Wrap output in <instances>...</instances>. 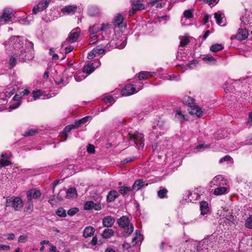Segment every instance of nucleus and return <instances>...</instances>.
<instances>
[{"label": "nucleus", "instance_id": "17", "mask_svg": "<svg viewBox=\"0 0 252 252\" xmlns=\"http://www.w3.org/2000/svg\"><path fill=\"white\" fill-rule=\"evenodd\" d=\"M114 218L110 216L105 217L102 219V223L104 227H110L114 224Z\"/></svg>", "mask_w": 252, "mask_h": 252}, {"label": "nucleus", "instance_id": "49", "mask_svg": "<svg viewBox=\"0 0 252 252\" xmlns=\"http://www.w3.org/2000/svg\"><path fill=\"white\" fill-rule=\"evenodd\" d=\"M75 79L77 82H80L86 78V76L82 75L81 73H78L74 76Z\"/></svg>", "mask_w": 252, "mask_h": 252}, {"label": "nucleus", "instance_id": "43", "mask_svg": "<svg viewBox=\"0 0 252 252\" xmlns=\"http://www.w3.org/2000/svg\"><path fill=\"white\" fill-rule=\"evenodd\" d=\"M94 205V201H87L84 204V209H85L86 210L92 209L93 208Z\"/></svg>", "mask_w": 252, "mask_h": 252}, {"label": "nucleus", "instance_id": "52", "mask_svg": "<svg viewBox=\"0 0 252 252\" xmlns=\"http://www.w3.org/2000/svg\"><path fill=\"white\" fill-rule=\"evenodd\" d=\"M189 43V40L188 38H184L181 40L180 46L184 47L185 46Z\"/></svg>", "mask_w": 252, "mask_h": 252}, {"label": "nucleus", "instance_id": "14", "mask_svg": "<svg viewBox=\"0 0 252 252\" xmlns=\"http://www.w3.org/2000/svg\"><path fill=\"white\" fill-rule=\"evenodd\" d=\"M122 95L128 96L134 94L135 93V89L132 85H127L122 91Z\"/></svg>", "mask_w": 252, "mask_h": 252}, {"label": "nucleus", "instance_id": "20", "mask_svg": "<svg viewBox=\"0 0 252 252\" xmlns=\"http://www.w3.org/2000/svg\"><path fill=\"white\" fill-rule=\"evenodd\" d=\"M48 6L45 3L44 1H40L36 7H34L32 9V13L34 14L37 13L39 12L43 11Z\"/></svg>", "mask_w": 252, "mask_h": 252}, {"label": "nucleus", "instance_id": "46", "mask_svg": "<svg viewBox=\"0 0 252 252\" xmlns=\"http://www.w3.org/2000/svg\"><path fill=\"white\" fill-rule=\"evenodd\" d=\"M32 94L33 100H35L36 99L39 98V97L42 95V94L40 90H37L36 91H34L32 92Z\"/></svg>", "mask_w": 252, "mask_h": 252}, {"label": "nucleus", "instance_id": "27", "mask_svg": "<svg viewBox=\"0 0 252 252\" xmlns=\"http://www.w3.org/2000/svg\"><path fill=\"white\" fill-rule=\"evenodd\" d=\"M114 233V231L112 229L106 228L103 230L101 235L103 238L108 239L111 238Z\"/></svg>", "mask_w": 252, "mask_h": 252}, {"label": "nucleus", "instance_id": "64", "mask_svg": "<svg viewBox=\"0 0 252 252\" xmlns=\"http://www.w3.org/2000/svg\"><path fill=\"white\" fill-rule=\"evenodd\" d=\"M209 18H210V16L208 14H205L204 17L203 24H206L208 22Z\"/></svg>", "mask_w": 252, "mask_h": 252}, {"label": "nucleus", "instance_id": "36", "mask_svg": "<svg viewBox=\"0 0 252 252\" xmlns=\"http://www.w3.org/2000/svg\"><path fill=\"white\" fill-rule=\"evenodd\" d=\"M77 194L76 190L75 188H71L69 189L66 192V197L68 198L73 197Z\"/></svg>", "mask_w": 252, "mask_h": 252}, {"label": "nucleus", "instance_id": "13", "mask_svg": "<svg viewBox=\"0 0 252 252\" xmlns=\"http://www.w3.org/2000/svg\"><path fill=\"white\" fill-rule=\"evenodd\" d=\"M248 34V32L246 29H239L235 36L236 39L241 41L246 39Z\"/></svg>", "mask_w": 252, "mask_h": 252}, {"label": "nucleus", "instance_id": "21", "mask_svg": "<svg viewBox=\"0 0 252 252\" xmlns=\"http://www.w3.org/2000/svg\"><path fill=\"white\" fill-rule=\"evenodd\" d=\"M33 210V204L32 201L28 200L26 207L24 209V213L25 215H30Z\"/></svg>", "mask_w": 252, "mask_h": 252}, {"label": "nucleus", "instance_id": "33", "mask_svg": "<svg viewBox=\"0 0 252 252\" xmlns=\"http://www.w3.org/2000/svg\"><path fill=\"white\" fill-rule=\"evenodd\" d=\"M223 47L221 44H215L210 47V50L213 52H217L223 49Z\"/></svg>", "mask_w": 252, "mask_h": 252}, {"label": "nucleus", "instance_id": "2", "mask_svg": "<svg viewBox=\"0 0 252 252\" xmlns=\"http://www.w3.org/2000/svg\"><path fill=\"white\" fill-rule=\"evenodd\" d=\"M127 139L131 145H135L137 148H143L144 146V135L141 133H129Z\"/></svg>", "mask_w": 252, "mask_h": 252}, {"label": "nucleus", "instance_id": "48", "mask_svg": "<svg viewBox=\"0 0 252 252\" xmlns=\"http://www.w3.org/2000/svg\"><path fill=\"white\" fill-rule=\"evenodd\" d=\"M79 209L77 208H72L68 211L67 214L69 216H72L77 213Z\"/></svg>", "mask_w": 252, "mask_h": 252}, {"label": "nucleus", "instance_id": "60", "mask_svg": "<svg viewBox=\"0 0 252 252\" xmlns=\"http://www.w3.org/2000/svg\"><path fill=\"white\" fill-rule=\"evenodd\" d=\"M203 60H207L208 61H214V58L212 56L207 55L204 58H203Z\"/></svg>", "mask_w": 252, "mask_h": 252}, {"label": "nucleus", "instance_id": "51", "mask_svg": "<svg viewBox=\"0 0 252 252\" xmlns=\"http://www.w3.org/2000/svg\"><path fill=\"white\" fill-rule=\"evenodd\" d=\"M87 151L90 154H93L94 153L95 147L93 145L89 144L87 146Z\"/></svg>", "mask_w": 252, "mask_h": 252}, {"label": "nucleus", "instance_id": "39", "mask_svg": "<svg viewBox=\"0 0 252 252\" xmlns=\"http://www.w3.org/2000/svg\"><path fill=\"white\" fill-rule=\"evenodd\" d=\"M141 235L138 232V230H136V236L132 240V243H133V245H136L137 244L138 241H139L141 239Z\"/></svg>", "mask_w": 252, "mask_h": 252}, {"label": "nucleus", "instance_id": "23", "mask_svg": "<svg viewBox=\"0 0 252 252\" xmlns=\"http://www.w3.org/2000/svg\"><path fill=\"white\" fill-rule=\"evenodd\" d=\"M200 209L202 215L207 214L209 211L208 203L204 201H201L200 202Z\"/></svg>", "mask_w": 252, "mask_h": 252}, {"label": "nucleus", "instance_id": "19", "mask_svg": "<svg viewBox=\"0 0 252 252\" xmlns=\"http://www.w3.org/2000/svg\"><path fill=\"white\" fill-rule=\"evenodd\" d=\"M190 107L189 113L192 115H195L198 117H200L202 116L203 111L198 106L193 104Z\"/></svg>", "mask_w": 252, "mask_h": 252}, {"label": "nucleus", "instance_id": "9", "mask_svg": "<svg viewBox=\"0 0 252 252\" xmlns=\"http://www.w3.org/2000/svg\"><path fill=\"white\" fill-rule=\"evenodd\" d=\"M124 17L120 13L117 14L114 18L113 25L115 27L122 28L126 27V25L124 23Z\"/></svg>", "mask_w": 252, "mask_h": 252}, {"label": "nucleus", "instance_id": "12", "mask_svg": "<svg viewBox=\"0 0 252 252\" xmlns=\"http://www.w3.org/2000/svg\"><path fill=\"white\" fill-rule=\"evenodd\" d=\"M28 200L32 201V199H37L41 196V192L39 190L35 189L29 190L27 193Z\"/></svg>", "mask_w": 252, "mask_h": 252}, {"label": "nucleus", "instance_id": "28", "mask_svg": "<svg viewBox=\"0 0 252 252\" xmlns=\"http://www.w3.org/2000/svg\"><path fill=\"white\" fill-rule=\"evenodd\" d=\"M188 199L190 202H193L199 198V194L195 191H189L188 194Z\"/></svg>", "mask_w": 252, "mask_h": 252}, {"label": "nucleus", "instance_id": "5", "mask_svg": "<svg viewBox=\"0 0 252 252\" xmlns=\"http://www.w3.org/2000/svg\"><path fill=\"white\" fill-rule=\"evenodd\" d=\"M215 242V236L212 235L199 242L197 247L202 250H208L210 248H213Z\"/></svg>", "mask_w": 252, "mask_h": 252}, {"label": "nucleus", "instance_id": "59", "mask_svg": "<svg viewBox=\"0 0 252 252\" xmlns=\"http://www.w3.org/2000/svg\"><path fill=\"white\" fill-rule=\"evenodd\" d=\"M95 53L93 52V50L89 52L88 55V58L90 60L93 59L95 56Z\"/></svg>", "mask_w": 252, "mask_h": 252}, {"label": "nucleus", "instance_id": "24", "mask_svg": "<svg viewBox=\"0 0 252 252\" xmlns=\"http://www.w3.org/2000/svg\"><path fill=\"white\" fill-rule=\"evenodd\" d=\"M145 185V182L142 179H139L136 180L132 187V189H136L137 190L141 189L142 187L144 186Z\"/></svg>", "mask_w": 252, "mask_h": 252}, {"label": "nucleus", "instance_id": "31", "mask_svg": "<svg viewBox=\"0 0 252 252\" xmlns=\"http://www.w3.org/2000/svg\"><path fill=\"white\" fill-rule=\"evenodd\" d=\"M132 190V188L125 186L120 187L119 189V192L124 196L127 194L128 192L131 191Z\"/></svg>", "mask_w": 252, "mask_h": 252}, {"label": "nucleus", "instance_id": "55", "mask_svg": "<svg viewBox=\"0 0 252 252\" xmlns=\"http://www.w3.org/2000/svg\"><path fill=\"white\" fill-rule=\"evenodd\" d=\"M36 132V131L35 130L32 129L28 131H26L24 135V136L33 135Z\"/></svg>", "mask_w": 252, "mask_h": 252}, {"label": "nucleus", "instance_id": "63", "mask_svg": "<svg viewBox=\"0 0 252 252\" xmlns=\"http://www.w3.org/2000/svg\"><path fill=\"white\" fill-rule=\"evenodd\" d=\"M97 238L96 236L93 237L91 242V244L93 246H95L97 244Z\"/></svg>", "mask_w": 252, "mask_h": 252}, {"label": "nucleus", "instance_id": "47", "mask_svg": "<svg viewBox=\"0 0 252 252\" xmlns=\"http://www.w3.org/2000/svg\"><path fill=\"white\" fill-rule=\"evenodd\" d=\"M11 164L10 161L9 160H4L3 159H0V168L9 165Z\"/></svg>", "mask_w": 252, "mask_h": 252}, {"label": "nucleus", "instance_id": "57", "mask_svg": "<svg viewBox=\"0 0 252 252\" xmlns=\"http://www.w3.org/2000/svg\"><path fill=\"white\" fill-rule=\"evenodd\" d=\"M93 209H94L95 210L98 211L101 209V205L100 203H95L94 202V205L93 206Z\"/></svg>", "mask_w": 252, "mask_h": 252}, {"label": "nucleus", "instance_id": "18", "mask_svg": "<svg viewBox=\"0 0 252 252\" xmlns=\"http://www.w3.org/2000/svg\"><path fill=\"white\" fill-rule=\"evenodd\" d=\"M119 196L118 192L115 190H110L107 195L106 198V201L108 203H111L113 202Z\"/></svg>", "mask_w": 252, "mask_h": 252}, {"label": "nucleus", "instance_id": "4", "mask_svg": "<svg viewBox=\"0 0 252 252\" xmlns=\"http://www.w3.org/2000/svg\"><path fill=\"white\" fill-rule=\"evenodd\" d=\"M118 223L120 227L123 228L125 233L128 235L131 234L133 230L134 227L132 223L129 222V220L126 216H122L118 220Z\"/></svg>", "mask_w": 252, "mask_h": 252}, {"label": "nucleus", "instance_id": "54", "mask_svg": "<svg viewBox=\"0 0 252 252\" xmlns=\"http://www.w3.org/2000/svg\"><path fill=\"white\" fill-rule=\"evenodd\" d=\"M12 156V155L10 153H5L2 154L1 155V158L3 159L4 160H8V158H10Z\"/></svg>", "mask_w": 252, "mask_h": 252}, {"label": "nucleus", "instance_id": "35", "mask_svg": "<svg viewBox=\"0 0 252 252\" xmlns=\"http://www.w3.org/2000/svg\"><path fill=\"white\" fill-rule=\"evenodd\" d=\"M168 190L167 189L165 188H163L161 189H160L158 191V196L160 198H164L167 197V193Z\"/></svg>", "mask_w": 252, "mask_h": 252}, {"label": "nucleus", "instance_id": "37", "mask_svg": "<svg viewBox=\"0 0 252 252\" xmlns=\"http://www.w3.org/2000/svg\"><path fill=\"white\" fill-rule=\"evenodd\" d=\"M134 9L137 10H142L145 8V6L142 3H140L138 0L134 1L133 6Z\"/></svg>", "mask_w": 252, "mask_h": 252}, {"label": "nucleus", "instance_id": "62", "mask_svg": "<svg viewBox=\"0 0 252 252\" xmlns=\"http://www.w3.org/2000/svg\"><path fill=\"white\" fill-rule=\"evenodd\" d=\"M73 46H69L68 47H65V53L67 54L71 52L73 50Z\"/></svg>", "mask_w": 252, "mask_h": 252}, {"label": "nucleus", "instance_id": "26", "mask_svg": "<svg viewBox=\"0 0 252 252\" xmlns=\"http://www.w3.org/2000/svg\"><path fill=\"white\" fill-rule=\"evenodd\" d=\"M75 128H76V126H75L74 124L68 125L65 126L63 132V135H62V136L63 135L64 136V139L63 141H64L67 139V136L66 133Z\"/></svg>", "mask_w": 252, "mask_h": 252}, {"label": "nucleus", "instance_id": "10", "mask_svg": "<svg viewBox=\"0 0 252 252\" xmlns=\"http://www.w3.org/2000/svg\"><path fill=\"white\" fill-rule=\"evenodd\" d=\"M174 119L176 121L183 123L188 120V116L185 115L181 110H177L175 112Z\"/></svg>", "mask_w": 252, "mask_h": 252}, {"label": "nucleus", "instance_id": "3", "mask_svg": "<svg viewBox=\"0 0 252 252\" xmlns=\"http://www.w3.org/2000/svg\"><path fill=\"white\" fill-rule=\"evenodd\" d=\"M5 207H12L15 211H19L23 208V202L20 197L8 196L6 198Z\"/></svg>", "mask_w": 252, "mask_h": 252}, {"label": "nucleus", "instance_id": "44", "mask_svg": "<svg viewBox=\"0 0 252 252\" xmlns=\"http://www.w3.org/2000/svg\"><path fill=\"white\" fill-rule=\"evenodd\" d=\"M245 226L247 228L252 229V215L250 216L246 220Z\"/></svg>", "mask_w": 252, "mask_h": 252}, {"label": "nucleus", "instance_id": "11", "mask_svg": "<svg viewBox=\"0 0 252 252\" xmlns=\"http://www.w3.org/2000/svg\"><path fill=\"white\" fill-rule=\"evenodd\" d=\"M223 179V177L221 175L216 176L210 182L211 187H213V186L220 187L224 184L226 185V182Z\"/></svg>", "mask_w": 252, "mask_h": 252}, {"label": "nucleus", "instance_id": "15", "mask_svg": "<svg viewBox=\"0 0 252 252\" xmlns=\"http://www.w3.org/2000/svg\"><path fill=\"white\" fill-rule=\"evenodd\" d=\"M215 18L216 19L217 24L220 26H224L225 25V18L224 15L220 12L215 13Z\"/></svg>", "mask_w": 252, "mask_h": 252}, {"label": "nucleus", "instance_id": "7", "mask_svg": "<svg viewBox=\"0 0 252 252\" xmlns=\"http://www.w3.org/2000/svg\"><path fill=\"white\" fill-rule=\"evenodd\" d=\"M13 14L12 9H6L3 10L2 14L0 16V25H3L10 21Z\"/></svg>", "mask_w": 252, "mask_h": 252}, {"label": "nucleus", "instance_id": "58", "mask_svg": "<svg viewBox=\"0 0 252 252\" xmlns=\"http://www.w3.org/2000/svg\"><path fill=\"white\" fill-rule=\"evenodd\" d=\"M200 1H203L206 3H208L209 5H211L212 4H214V3H217L216 0H199Z\"/></svg>", "mask_w": 252, "mask_h": 252}, {"label": "nucleus", "instance_id": "1", "mask_svg": "<svg viewBox=\"0 0 252 252\" xmlns=\"http://www.w3.org/2000/svg\"><path fill=\"white\" fill-rule=\"evenodd\" d=\"M8 44L14 50L13 55L10 57L8 62L9 68L15 66L17 60L20 62H26L33 58V44L32 42L26 40L24 46L23 38L14 36L9 39Z\"/></svg>", "mask_w": 252, "mask_h": 252}, {"label": "nucleus", "instance_id": "8", "mask_svg": "<svg viewBox=\"0 0 252 252\" xmlns=\"http://www.w3.org/2000/svg\"><path fill=\"white\" fill-rule=\"evenodd\" d=\"M78 7L76 5H68L61 9V11L64 15H70L74 14L77 11Z\"/></svg>", "mask_w": 252, "mask_h": 252}, {"label": "nucleus", "instance_id": "29", "mask_svg": "<svg viewBox=\"0 0 252 252\" xmlns=\"http://www.w3.org/2000/svg\"><path fill=\"white\" fill-rule=\"evenodd\" d=\"M182 101L184 104L191 107L192 105L194 104L195 99L189 96H185L183 98Z\"/></svg>", "mask_w": 252, "mask_h": 252}, {"label": "nucleus", "instance_id": "45", "mask_svg": "<svg viewBox=\"0 0 252 252\" xmlns=\"http://www.w3.org/2000/svg\"><path fill=\"white\" fill-rule=\"evenodd\" d=\"M89 14L91 16H94L98 13V9L97 8L92 6L89 9Z\"/></svg>", "mask_w": 252, "mask_h": 252}, {"label": "nucleus", "instance_id": "34", "mask_svg": "<svg viewBox=\"0 0 252 252\" xmlns=\"http://www.w3.org/2000/svg\"><path fill=\"white\" fill-rule=\"evenodd\" d=\"M90 118V117L89 116H87L79 120L76 121L74 125L76 126V128L79 127L81 124L87 123Z\"/></svg>", "mask_w": 252, "mask_h": 252}, {"label": "nucleus", "instance_id": "56", "mask_svg": "<svg viewBox=\"0 0 252 252\" xmlns=\"http://www.w3.org/2000/svg\"><path fill=\"white\" fill-rule=\"evenodd\" d=\"M231 159V158L229 156H226L222 158H221L220 160V163H222L224 161L230 160Z\"/></svg>", "mask_w": 252, "mask_h": 252}, {"label": "nucleus", "instance_id": "6", "mask_svg": "<svg viewBox=\"0 0 252 252\" xmlns=\"http://www.w3.org/2000/svg\"><path fill=\"white\" fill-rule=\"evenodd\" d=\"M80 32L81 30L79 28L72 30L70 32L68 37L66 38V41L63 43L62 46H63L68 42L73 43L76 41L79 37Z\"/></svg>", "mask_w": 252, "mask_h": 252}, {"label": "nucleus", "instance_id": "50", "mask_svg": "<svg viewBox=\"0 0 252 252\" xmlns=\"http://www.w3.org/2000/svg\"><path fill=\"white\" fill-rule=\"evenodd\" d=\"M28 236L27 235H21L19 238L18 241L19 243H25L27 241Z\"/></svg>", "mask_w": 252, "mask_h": 252}, {"label": "nucleus", "instance_id": "22", "mask_svg": "<svg viewBox=\"0 0 252 252\" xmlns=\"http://www.w3.org/2000/svg\"><path fill=\"white\" fill-rule=\"evenodd\" d=\"M94 232H95V229L93 227H92L91 226H87V227H85V228L84 230L83 236L85 238L91 237L92 236H93L94 235Z\"/></svg>", "mask_w": 252, "mask_h": 252}, {"label": "nucleus", "instance_id": "16", "mask_svg": "<svg viewBox=\"0 0 252 252\" xmlns=\"http://www.w3.org/2000/svg\"><path fill=\"white\" fill-rule=\"evenodd\" d=\"M89 31L92 39H93L94 37H95L96 36L97 32L100 31L99 29V25L95 24L90 27L89 28ZM91 41L92 42V44L95 43V41H94V39H92Z\"/></svg>", "mask_w": 252, "mask_h": 252}, {"label": "nucleus", "instance_id": "40", "mask_svg": "<svg viewBox=\"0 0 252 252\" xmlns=\"http://www.w3.org/2000/svg\"><path fill=\"white\" fill-rule=\"evenodd\" d=\"M56 214L59 217H65L66 216L65 210L63 208H59L56 212Z\"/></svg>", "mask_w": 252, "mask_h": 252}, {"label": "nucleus", "instance_id": "53", "mask_svg": "<svg viewBox=\"0 0 252 252\" xmlns=\"http://www.w3.org/2000/svg\"><path fill=\"white\" fill-rule=\"evenodd\" d=\"M21 103V101H18L14 104L10 105V106L9 107V111H10L11 110L15 109L18 108L20 105Z\"/></svg>", "mask_w": 252, "mask_h": 252}, {"label": "nucleus", "instance_id": "25", "mask_svg": "<svg viewBox=\"0 0 252 252\" xmlns=\"http://www.w3.org/2000/svg\"><path fill=\"white\" fill-rule=\"evenodd\" d=\"M154 72L148 71H141L139 73L138 78L140 80H146L149 77L153 76Z\"/></svg>", "mask_w": 252, "mask_h": 252}, {"label": "nucleus", "instance_id": "30", "mask_svg": "<svg viewBox=\"0 0 252 252\" xmlns=\"http://www.w3.org/2000/svg\"><path fill=\"white\" fill-rule=\"evenodd\" d=\"M226 187H220L214 189V194L216 195H220L227 192Z\"/></svg>", "mask_w": 252, "mask_h": 252}, {"label": "nucleus", "instance_id": "61", "mask_svg": "<svg viewBox=\"0 0 252 252\" xmlns=\"http://www.w3.org/2000/svg\"><path fill=\"white\" fill-rule=\"evenodd\" d=\"M10 247L8 245L0 244V250H9Z\"/></svg>", "mask_w": 252, "mask_h": 252}, {"label": "nucleus", "instance_id": "38", "mask_svg": "<svg viewBox=\"0 0 252 252\" xmlns=\"http://www.w3.org/2000/svg\"><path fill=\"white\" fill-rule=\"evenodd\" d=\"M193 9L186 10L184 12V16L187 19L192 18L193 17Z\"/></svg>", "mask_w": 252, "mask_h": 252}, {"label": "nucleus", "instance_id": "32", "mask_svg": "<svg viewBox=\"0 0 252 252\" xmlns=\"http://www.w3.org/2000/svg\"><path fill=\"white\" fill-rule=\"evenodd\" d=\"M94 70V67L92 66V64H88L85 65L83 69V71L84 73H86L87 74H91Z\"/></svg>", "mask_w": 252, "mask_h": 252}, {"label": "nucleus", "instance_id": "41", "mask_svg": "<svg viewBox=\"0 0 252 252\" xmlns=\"http://www.w3.org/2000/svg\"><path fill=\"white\" fill-rule=\"evenodd\" d=\"M93 52H95L96 54H101L105 52V49L101 46H98L94 48Z\"/></svg>", "mask_w": 252, "mask_h": 252}, {"label": "nucleus", "instance_id": "42", "mask_svg": "<svg viewBox=\"0 0 252 252\" xmlns=\"http://www.w3.org/2000/svg\"><path fill=\"white\" fill-rule=\"evenodd\" d=\"M103 99L104 100V102L105 103H113L115 102V100H114V98L113 97V96H112L111 95H109L104 96Z\"/></svg>", "mask_w": 252, "mask_h": 252}]
</instances>
